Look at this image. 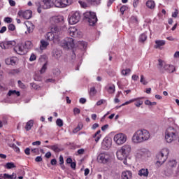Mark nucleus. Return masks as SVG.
Here are the masks:
<instances>
[{
	"label": "nucleus",
	"mask_w": 179,
	"mask_h": 179,
	"mask_svg": "<svg viewBox=\"0 0 179 179\" xmlns=\"http://www.w3.org/2000/svg\"><path fill=\"white\" fill-rule=\"evenodd\" d=\"M150 138V133L146 129L137 130L133 135L131 141L133 143H143Z\"/></svg>",
	"instance_id": "f257e3e1"
},
{
	"label": "nucleus",
	"mask_w": 179,
	"mask_h": 179,
	"mask_svg": "<svg viewBox=\"0 0 179 179\" xmlns=\"http://www.w3.org/2000/svg\"><path fill=\"white\" fill-rule=\"evenodd\" d=\"M61 36H62V27L55 25L51 28V32H48L45 37L49 41L59 43Z\"/></svg>",
	"instance_id": "f03ea898"
},
{
	"label": "nucleus",
	"mask_w": 179,
	"mask_h": 179,
	"mask_svg": "<svg viewBox=\"0 0 179 179\" xmlns=\"http://www.w3.org/2000/svg\"><path fill=\"white\" fill-rule=\"evenodd\" d=\"M129 153H131V145H123L120 150H117L116 155L117 157L119 160H123L124 164H128L127 162V158L129 156Z\"/></svg>",
	"instance_id": "7ed1b4c3"
},
{
	"label": "nucleus",
	"mask_w": 179,
	"mask_h": 179,
	"mask_svg": "<svg viewBox=\"0 0 179 179\" xmlns=\"http://www.w3.org/2000/svg\"><path fill=\"white\" fill-rule=\"evenodd\" d=\"M177 166V161L176 159L169 160L164 168V176L171 178L174 176V169Z\"/></svg>",
	"instance_id": "20e7f679"
},
{
	"label": "nucleus",
	"mask_w": 179,
	"mask_h": 179,
	"mask_svg": "<svg viewBox=\"0 0 179 179\" xmlns=\"http://www.w3.org/2000/svg\"><path fill=\"white\" fill-rule=\"evenodd\" d=\"M178 136V130L177 129L169 127L166 129L165 132V139L168 143H171L173 141H176Z\"/></svg>",
	"instance_id": "39448f33"
},
{
	"label": "nucleus",
	"mask_w": 179,
	"mask_h": 179,
	"mask_svg": "<svg viewBox=\"0 0 179 179\" xmlns=\"http://www.w3.org/2000/svg\"><path fill=\"white\" fill-rule=\"evenodd\" d=\"M170 151L167 148H164L161 152L157 154V162L156 164L158 167H160L169 157Z\"/></svg>",
	"instance_id": "423d86ee"
},
{
	"label": "nucleus",
	"mask_w": 179,
	"mask_h": 179,
	"mask_svg": "<svg viewBox=\"0 0 179 179\" xmlns=\"http://www.w3.org/2000/svg\"><path fill=\"white\" fill-rule=\"evenodd\" d=\"M34 5L37 8L38 13H41V9H50L54 5V0L37 1Z\"/></svg>",
	"instance_id": "0eeeda50"
},
{
	"label": "nucleus",
	"mask_w": 179,
	"mask_h": 179,
	"mask_svg": "<svg viewBox=\"0 0 179 179\" xmlns=\"http://www.w3.org/2000/svg\"><path fill=\"white\" fill-rule=\"evenodd\" d=\"M60 46L64 50H72L75 47V41L72 38H65L60 42Z\"/></svg>",
	"instance_id": "6e6552de"
},
{
	"label": "nucleus",
	"mask_w": 179,
	"mask_h": 179,
	"mask_svg": "<svg viewBox=\"0 0 179 179\" xmlns=\"http://www.w3.org/2000/svg\"><path fill=\"white\" fill-rule=\"evenodd\" d=\"M79 20H80V13L79 11L73 12L69 15V24H76V23H79Z\"/></svg>",
	"instance_id": "1a4fd4ad"
},
{
	"label": "nucleus",
	"mask_w": 179,
	"mask_h": 179,
	"mask_svg": "<svg viewBox=\"0 0 179 179\" xmlns=\"http://www.w3.org/2000/svg\"><path fill=\"white\" fill-rule=\"evenodd\" d=\"M113 140L117 145H124L127 142V135L123 133L115 134Z\"/></svg>",
	"instance_id": "9d476101"
},
{
	"label": "nucleus",
	"mask_w": 179,
	"mask_h": 179,
	"mask_svg": "<svg viewBox=\"0 0 179 179\" xmlns=\"http://www.w3.org/2000/svg\"><path fill=\"white\" fill-rule=\"evenodd\" d=\"M53 2L56 8H65L72 3V0H53Z\"/></svg>",
	"instance_id": "9b49d317"
},
{
	"label": "nucleus",
	"mask_w": 179,
	"mask_h": 179,
	"mask_svg": "<svg viewBox=\"0 0 179 179\" xmlns=\"http://www.w3.org/2000/svg\"><path fill=\"white\" fill-rule=\"evenodd\" d=\"M14 51L19 54V55H24L27 52L26 50V48H24V45L23 43H20L14 48Z\"/></svg>",
	"instance_id": "f8f14e48"
},
{
	"label": "nucleus",
	"mask_w": 179,
	"mask_h": 179,
	"mask_svg": "<svg viewBox=\"0 0 179 179\" xmlns=\"http://www.w3.org/2000/svg\"><path fill=\"white\" fill-rule=\"evenodd\" d=\"M15 45H16V41H8L0 43V47L2 50H8V48H11V47Z\"/></svg>",
	"instance_id": "ddd939ff"
},
{
	"label": "nucleus",
	"mask_w": 179,
	"mask_h": 179,
	"mask_svg": "<svg viewBox=\"0 0 179 179\" xmlns=\"http://www.w3.org/2000/svg\"><path fill=\"white\" fill-rule=\"evenodd\" d=\"M33 13L30 10H27L25 11L23 10H19L18 11V16L23 17L24 19H31Z\"/></svg>",
	"instance_id": "4468645a"
},
{
	"label": "nucleus",
	"mask_w": 179,
	"mask_h": 179,
	"mask_svg": "<svg viewBox=\"0 0 179 179\" xmlns=\"http://www.w3.org/2000/svg\"><path fill=\"white\" fill-rule=\"evenodd\" d=\"M111 143H112L111 138L109 137H105L101 143L103 149H105V150L110 149V148H111Z\"/></svg>",
	"instance_id": "2eb2a0df"
},
{
	"label": "nucleus",
	"mask_w": 179,
	"mask_h": 179,
	"mask_svg": "<svg viewBox=\"0 0 179 179\" xmlns=\"http://www.w3.org/2000/svg\"><path fill=\"white\" fill-rule=\"evenodd\" d=\"M69 33L71 37H79V31L76 27H73L69 29Z\"/></svg>",
	"instance_id": "dca6fc26"
},
{
	"label": "nucleus",
	"mask_w": 179,
	"mask_h": 179,
	"mask_svg": "<svg viewBox=\"0 0 179 179\" xmlns=\"http://www.w3.org/2000/svg\"><path fill=\"white\" fill-rule=\"evenodd\" d=\"M121 179H132V171H124L122 172Z\"/></svg>",
	"instance_id": "f3484780"
},
{
	"label": "nucleus",
	"mask_w": 179,
	"mask_h": 179,
	"mask_svg": "<svg viewBox=\"0 0 179 179\" xmlns=\"http://www.w3.org/2000/svg\"><path fill=\"white\" fill-rule=\"evenodd\" d=\"M105 90H106V92H108V93H109V94H113L115 93V85H114L113 84H108L105 87Z\"/></svg>",
	"instance_id": "a211bd4d"
},
{
	"label": "nucleus",
	"mask_w": 179,
	"mask_h": 179,
	"mask_svg": "<svg viewBox=\"0 0 179 179\" xmlns=\"http://www.w3.org/2000/svg\"><path fill=\"white\" fill-rule=\"evenodd\" d=\"M138 174L140 177H149V169H141L138 171Z\"/></svg>",
	"instance_id": "6ab92c4d"
},
{
	"label": "nucleus",
	"mask_w": 179,
	"mask_h": 179,
	"mask_svg": "<svg viewBox=\"0 0 179 179\" xmlns=\"http://www.w3.org/2000/svg\"><path fill=\"white\" fill-rule=\"evenodd\" d=\"M155 48H158L159 50H162V47H163L164 45H166V41L164 40H157L155 41Z\"/></svg>",
	"instance_id": "aec40b11"
},
{
	"label": "nucleus",
	"mask_w": 179,
	"mask_h": 179,
	"mask_svg": "<svg viewBox=\"0 0 179 179\" xmlns=\"http://www.w3.org/2000/svg\"><path fill=\"white\" fill-rule=\"evenodd\" d=\"M46 148L51 149V150H53V152H55V153H59V152L62 151V150L59 148V145L58 144L53 145H47Z\"/></svg>",
	"instance_id": "412c9836"
},
{
	"label": "nucleus",
	"mask_w": 179,
	"mask_h": 179,
	"mask_svg": "<svg viewBox=\"0 0 179 179\" xmlns=\"http://www.w3.org/2000/svg\"><path fill=\"white\" fill-rule=\"evenodd\" d=\"M98 159L101 163H107L108 162V155L106 154H100L98 157Z\"/></svg>",
	"instance_id": "4be33fe9"
},
{
	"label": "nucleus",
	"mask_w": 179,
	"mask_h": 179,
	"mask_svg": "<svg viewBox=\"0 0 179 179\" xmlns=\"http://www.w3.org/2000/svg\"><path fill=\"white\" fill-rule=\"evenodd\" d=\"M84 17L86 19L87 22L90 20L93 17H96V13L93 12H86L84 14Z\"/></svg>",
	"instance_id": "5701e85b"
},
{
	"label": "nucleus",
	"mask_w": 179,
	"mask_h": 179,
	"mask_svg": "<svg viewBox=\"0 0 179 179\" xmlns=\"http://www.w3.org/2000/svg\"><path fill=\"white\" fill-rule=\"evenodd\" d=\"M33 125H34V121L33 120H31L27 122L24 129H26V131H30V129L33 128Z\"/></svg>",
	"instance_id": "b1692460"
},
{
	"label": "nucleus",
	"mask_w": 179,
	"mask_h": 179,
	"mask_svg": "<svg viewBox=\"0 0 179 179\" xmlns=\"http://www.w3.org/2000/svg\"><path fill=\"white\" fill-rule=\"evenodd\" d=\"M146 6L149 9H155V8L156 6V3L153 1H152V0H148L146 2Z\"/></svg>",
	"instance_id": "393cba45"
},
{
	"label": "nucleus",
	"mask_w": 179,
	"mask_h": 179,
	"mask_svg": "<svg viewBox=\"0 0 179 179\" xmlns=\"http://www.w3.org/2000/svg\"><path fill=\"white\" fill-rule=\"evenodd\" d=\"M164 69L168 71V72H169V73H173V72H174V71H176V67H174L173 65L166 64L164 66Z\"/></svg>",
	"instance_id": "a878e982"
},
{
	"label": "nucleus",
	"mask_w": 179,
	"mask_h": 179,
	"mask_svg": "<svg viewBox=\"0 0 179 179\" xmlns=\"http://www.w3.org/2000/svg\"><path fill=\"white\" fill-rule=\"evenodd\" d=\"M101 132V130H98L93 136V138H94L95 139V142L96 143H97V142H99V141H100L101 138V134H100Z\"/></svg>",
	"instance_id": "bb28decb"
},
{
	"label": "nucleus",
	"mask_w": 179,
	"mask_h": 179,
	"mask_svg": "<svg viewBox=\"0 0 179 179\" xmlns=\"http://www.w3.org/2000/svg\"><path fill=\"white\" fill-rule=\"evenodd\" d=\"M24 47L25 50H30L33 47V43L30 41H27L24 42Z\"/></svg>",
	"instance_id": "cd10ccee"
},
{
	"label": "nucleus",
	"mask_w": 179,
	"mask_h": 179,
	"mask_svg": "<svg viewBox=\"0 0 179 179\" xmlns=\"http://www.w3.org/2000/svg\"><path fill=\"white\" fill-rule=\"evenodd\" d=\"M14 94H16V96H20V92L19 91L16 90H9L7 96H14Z\"/></svg>",
	"instance_id": "c85d7f7f"
},
{
	"label": "nucleus",
	"mask_w": 179,
	"mask_h": 179,
	"mask_svg": "<svg viewBox=\"0 0 179 179\" xmlns=\"http://www.w3.org/2000/svg\"><path fill=\"white\" fill-rule=\"evenodd\" d=\"M87 22H88L90 26H94L96 24V23H97V16L94 17L91 20H89Z\"/></svg>",
	"instance_id": "c756f323"
},
{
	"label": "nucleus",
	"mask_w": 179,
	"mask_h": 179,
	"mask_svg": "<svg viewBox=\"0 0 179 179\" xmlns=\"http://www.w3.org/2000/svg\"><path fill=\"white\" fill-rule=\"evenodd\" d=\"M48 42L42 40L41 41V50H45L47 48V46L49 45Z\"/></svg>",
	"instance_id": "7c9ffc66"
},
{
	"label": "nucleus",
	"mask_w": 179,
	"mask_h": 179,
	"mask_svg": "<svg viewBox=\"0 0 179 179\" xmlns=\"http://www.w3.org/2000/svg\"><path fill=\"white\" fill-rule=\"evenodd\" d=\"M5 167L8 170H10V169H15V167H16V165H15V163L13 162H8L6 164Z\"/></svg>",
	"instance_id": "2f4dec72"
},
{
	"label": "nucleus",
	"mask_w": 179,
	"mask_h": 179,
	"mask_svg": "<svg viewBox=\"0 0 179 179\" xmlns=\"http://www.w3.org/2000/svg\"><path fill=\"white\" fill-rule=\"evenodd\" d=\"M8 178H16V174H15V173H13L12 175H9L8 173H4L3 179H8Z\"/></svg>",
	"instance_id": "473e14b6"
},
{
	"label": "nucleus",
	"mask_w": 179,
	"mask_h": 179,
	"mask_svg": "<svg viewBox=\"0 0 179 179\" xmlns=\"http://www.w3.org/2000/svg\"><path fill=\"white\" fill-rule=\"evenodd\" d=\"M148 38V36L145 34H142L139 37V41L141 43H145Z\"/></svg>",
	"instance_id": "72a5a7b5"
},
{
	"label": "nucleus",
	"mask_w": 179,
	"mask_h": 179,
	"mask_svg": "<svg viewBox=\"0 0 179 179\" xmlns=\"http://www.w3.org/2000/svg\"><path fill=\"white\" fill-rule=\"evenodd\" d=\"M91 5H99L101 0H87Z\"/></svg>",
	"instance_id": "f704fd0d"
},
{
	"label": "nucleus",
	"mask_w": 179,
	"mask_h": 179,
	"mask_svg": "<svg viewBox=\"0 0 179 179\" xmlns=\"http://www.w3.org/2000/svg\"><path fill=\"white\" fill-rule=\"evenodd\" d=\"M89 93H90V95L91 96H95L97 93V90H96V87H92L90 88Z\"/></svg>",
	"instance_id": "c9c22d12"
},
{
	"label": "nucleus",
	"mask_w": 179,
	"mask_h": 179,
	"mask_svg": "<svg viewBox=\"0 0 179 179\" xmlns=\"http://www.w3.org/2000/svg\"><path fill=\"white\" fill-rule=\"evenodd\" d=\"M30 86L31 87L32 89H34V90H40L41 89V87L40 85L34 83H32L30 84Z\"/></svg>",
	"instance_id": "e433bc0d"
},
{
	"label": "nucleus",
	"mask_w": 179,
	"mask_h": 179,
	"mask_svg": "<svg viewBox=\"0 0 179 179\" xmlns=\"http://www.w3.org/2000/svg\"><path fill=\"white\" fill-rule=\"evenodd\" d=\"M130 73H131L130 69H127L122 71V75H124V76H127L129 75Z\"/></svg>",
	"instance_id": "4c0bfd02"
},
{
	"label": "nucleus",
	"mask_w": 179,
	"mask_h": 179,
	"mask_svg": "<svg viewBox=\"0 0 179 179\" xmlns=\"http://www.w3.org/2000/svg\"><path fill=\"white\" fill-rule=\"evenodd\" d=\"M8 124V120H6V118L3 117L2 120H0V128H2L3 125H6Z\"/></svg>",
	"instance_id": "58836bf2"
},
{
	"label": "nucleus",
	"mask_w": 179,
	"mask_h": 179,
	"mask_svg": "<svg viewBox=\"0 0 179 179\" xmlns=\"http://www.w3.org/2000/svg\"><path fill=\"white\" fill-rule=\"evenodd\" d=\"M134 101H136V99H134L128 101H126L125 103L120 105V107H124V106H128V104H131V103H134Z\"/></svg>",
	"instance_id": "ea45409f"
},
{
	"label": "nucleus",
	"mask_w": 179,
	"mask_h": 179,
	"mask_svg": "<svg viewBox=\"0 0 179 179\" xmlns=\"http://www.w3.org/2000/svg\"><path fill=\"white\" fill-rule=\"evenodd\" d=\"M56 124L57 125V127H63L64 126V122L61 119H57L56 120Z\"/></svg>",
	"instance_id": "a19ab883"
},
{
	"label": "nucleus",
	"mask_w": 179,
	"mask_h": 179,
	"mask_svg": "<svg viewBox=\"0 0 179 179\" xmlns=\"http://www.w3.org/2000/svg\"><path fill=\"white\" fill-rule=\"evenodd\" d=\"M8 30H10V31H15V29H16V27H15V24H10L8 26Z\"/></svg>",
	"instance_id": "79ce46f5"
},
{
	"label": "nucleus",
	"mask_w": 179,
	"mask_h": 179,
	"mask_svg": "<svg viewBox=\"0 0 179 179\" xmlns=\"http://www.w3.org/2000/svg\"><path fill=\"white\" fill-rule=\"evenodd\" d=\"M140 82H141V83H143L145 85L148 84V81H146V80H145V76H143V75L141 76Z\"/></svg>",
	"instance_id": "37998d69"
},
{
	"label": "nucleus",
	"mask_w": 179,
	"mask_h": 179,
	"mask_svg": "<svg viewBox=\"0 0 179 179\" xmlns=\"http://www.w3.org/2000/svg\"><path fill=\"white\" fill-rule=\"evenodd\" d=\"M78 3H80L81 8H87V3H86L85 1H79Z\"/></svg>",
	"instance_id": "c03bdc74"
},
{
	"label": "nucleus",
	"mask_w": 179,
	"mask_h": 179,
	"mask_svg": "<svg viewBox=\"0 0 179 179\" xmlns=\"http://www.w3.org/2000/svg\"><path fill=\"white\" fill-rule=\"evenodd\" d=\"M46 70H47V63H45L41 69V73H44V72H45Z\"/></svg>",
	"instance_id": "a18cd8bd"
},
{
	"label": "nucleus",
	"mask_w": 179,
	"mask_h": 179,
	"mask_svg": "<svg viewBox=\"0 0 179 179\" xmlns=\"http://www.w3.org/2000/svg\"><path fill=\"white\" fill-rule=\"evenodd\" d=\"M128 9V7L127 6H122L120 8V12L122 13V15H124V12H125V10H127Z\"/></svg>",
	"instance_id": "49530a36"
},
{
	"label": "nucleus",
	"mask_w": 179,
	"mask_h": 179,
	"mask_svg": "<svg viewBox=\"0 0 179 179\" xmlns=\"http://www.w3.org/2000/svg\"><path fill=\"white\" fill-rule=\"evenodd\" d=\"M31 152V153H36V155H40V150L38 148H32Z\"/></svg>",
	"instance_id": "de8ad7c7"
},
{
	"label": "nucleus",
	"mask_w": 179,
	"mask_h": 179,
	"mask_svg": "<svg viewBox=\"0 0 179 179\" xmlns=\"http://www.w3.org/2000/svg\"><path fill=\"white\" fill-rule=\"evenodd\" d=\"M134 104L136 107H141V106L143 104V101L139 100V101H137Z\"/></svg>",
	"instance_id": "09e8293b"
},
{
	"label": "nucleus",
	"mask_w": 179,
	"mask_h": 179,
	"mask_svg": "<svg viewBox=\"0 0 179 179\" xmlns=\"http://www.w3.org/2000/svg\"><path fill=\"white\" fill-rule=\"evenodd\" d=\"M36 59H37V56H36V55L32 53L29 58V61L33 62V61H36Z\"/></svg>",
	"instance_id": "8fccbe9b"
},
{
	"label": "nucleus",
	"mask_w": 179,
	"mask_h": 179,
	"mask_svg": "<svg viewBox=\"0 0 179 179\" xmlns=\"http://www.w3.org/2000/svg\"><path fill=\"white\" fill-rule=\"evenodd\" d=\"M158 66H159V68H163V66H164V62H163V60H162L161 59H159L158 60Z\"/></svg>",
	"instance_id": "3c124183"
},
{
	"label": "nucleus",
	"mask_w": 179,
	"mask_h": 179,
	"mask_svg": "<svg viewBox=\"0 0 179 179\" xmlns=\"http://www.w3.org/2000/svg\"><path fill=\"white\" fill-rule=\"evenodd\" d=\"M4 22H5V23H12V18H10L9 17H6L4 18Z\"/></svg>",
	"instance_id": "603ef678"
},
{
	"label": "nucleus",
	"mask_w": 179,
	"mask_h": 179,
	"mask_svg": "<svg viewBox=\"0 0 179 179\" xmlns=\"http://www.w3.org/2000/svg\"><path fill=\"white\" fill-rule=\"evenodd\" d=\"M10 62V64L11 65H13V64H16V61H15V59H8L6 60V64H8V62Z\"/></svg>",
	"instance_id": "864d4df0"
},
{
	"label": "nucleus",
	"mask_w": 179,
	"mask_h": 179,
	"mask_svg": "<svg viewBox=\"0 0 179 179\" xmlns=\"http://www.w3.org/2000/svg\"><path fill=\"white\" fill-rule=\"evenodd\" d=\"M73 114H74V115H76V114H80V109H79L78 108H75L73 109Z\"/></svg>",
	"instance_id": "5fc2aeb1"
},
{
	"label": "nucleus",
	"mask_w": 179,
	"mask_h": 179,
	"mask_svg": "<svg viewBox=\"0 0 179 179\" xmlns=\"http://www.w3.org/2000/svg\"><path fill=\"white\" fill-rule=\"evenodd\" d=\"M18 85L21 87V89H24L26 87V85L23 83H22L21 80H18Z\"/></svg>",
	"instance_id": "6e6d98bb"
},
{
	"label": "nucleus",
	"mask_w": 179,
	"mask_h": 179,
	"mask_svg": "<svg viewBox=\"0 0 179 179\" xmlns=\"http://www.w3.org/2000/svg\"><path fill=\"white\" fill-rule=\"evenodd\" d=\"M131 21L133 23H136V24H138V18L135 16L131 17Z\"/></svg>",
	"instance_id": "4d7b16f0"
},
{
	"label": "nucleus",
	"mask_w": 179,
	"mask_h": 179,
	"mask_svg": "<svg viewBox=\"0 0 179 179\" xmlns=\"http://www.w3.org/2000/svg\"><path fill=\"white\" fill-rule=\"evenodd\" d=\"M178 16V10L176 9L174 13H172V17H177Z\"/></svg>",
	"instance_id": "13d9d810"
},
{
	"label": "nucleus",
	"mask_w": 179,
	"mask_h": 179,
	"mask_svg": "<svg viewBox=\"0 0 179 179\" xmlns=\"http://www.w3.org/2000/svg\"><path fill=\"white\" fill-rule=\"evenodd\" d=\"M6 30H7L6 27H2L1 29H0V34H3V33H5Z\"/></svg>",
	"instance_id": "bf43d9fd"
},
{
	"label": "nucleus",
	"mask_w": 179,
	"mask_h": 179,
	"mask_svg": "<svg viewBox=\"0 0 179 179\" xmlns=\"http://www.w3.org/2000/svg\"><path fill=\"white\" fill-rule=\"evenodd\" d=\"M35 162H36L37 163H39V162H43V158L41 157V156H38L36 157Z\"/></svg>",
	"instance_id": "052dcab7"
},
{
	"label": "nucleus",
	"mask_w": 179,
	"mask_h": 179,
	"mask_svg": "<svg viewBox=\"0 0 179 179\" xmlns=\"http://www.w3.org/2000/svg\"><path fill=\"white\" fill-rule=\"evenodd\" d=\"M59 160L60 166H62V164L64 163V157H62V155H60L59 157Z\"/></svg>",
	"instance_id": "680f3d73"
},
{
	"label": "nucleus",
	"mask_w": 179,
	"mask_h": 179,
	"mask_svg": "<svg viewBox=\"0 0 179 179\" xmlns=\"http://www.w3.org/2000/svg\"><path fill=\"white\" fill-rule=\"evenodd\" d=\"M24 153L25 155H27V156H29L30 155V148H27L24 150Z\"/></svg>",
	"instance_id": "e2e57ef3"
},
{
	"label": "nucleus",
	"mask_w": 179,
	"mask_h": 179,
	"mask_svg": "<svg viewBox=\"0 0 179 179\" xmlns=\"http://www.w3.org/2000/svg\"><path fill=\"white\" fill-rule=\"evenodd\" d=\"M50 164L52 166H55L57 164V159H52L51 161H50Z\"/></svg>",
	"instance_id": "0e129e2a"
},
{
	"label": "nucleus",
	"mask_w": 179,
	"mask_h": 179,
	"mask_svg": "<svg viewBox=\"0 0 179 179\" xmlns=\"http://www.w3.org/2000/svg\"><path fill=\"white\" fill-rule=\"evenodd\" d=\"M77 153H78L79 155H83V153H85V149L83 148L79 149L77 151Z\"/></svg>",
	"instance_id": "69168bd1"
},
{
	"label": "nucleus",
	"mask_w": 179,
	"mask_h": 179,
	"mask_svg": "<svg viewBox=\"0 0 179 179\" xmlns=\"http://www.w3.org/2000/svg\"><path fill=\"white\" fill-rule=\"evenodd\" d=\"M60 19H61L62 22H64V16H62L61 18H59V17H55V20L56 22H60V20H59Z\"/></svg>",
	"instance_id": "338daca9"
},
{
	"label": "nucleus",
	"mask_w": 179,
	"mask_h": 179,
	"mask_svg": "<svg viewBox=\"0 0 179 179\" xmlns=\"http://www.w3.org/2000/svg\"><path fill=\"white\" fill-rule=\"evenodd\" d=\"M106 129H108V124H105L101 127V131L104 132V131H106Z\"/></svg>",
	"instance_id": "774afa93"
}]
</instances>
